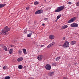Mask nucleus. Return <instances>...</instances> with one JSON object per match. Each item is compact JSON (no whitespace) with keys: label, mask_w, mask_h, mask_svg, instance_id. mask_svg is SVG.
Returning <instances> with one entry per match:
<instances>
[{"label":"nucleus","mask_w":79,"mask_h":79,"mask_svg":"<svg viewBox=\"0 0 79 79\" xmlns=\"http://www.w3.org/2000/svg\"><path fill=\"white\" fill-rule=\"evenodd\" d=\"M10 29L8 28V26H6L5 28L2 30L1 32H0V35H6V32H8Z\"/></svg>","instance_id":"1"},{"label":"nucleus","mask_w":79,"mask_h":79,"mask_svg":"<svg viewBox=\"0 0 79 79\" xmlns=\"http://www.w3.org/2000/svg\"><path fill=\"white\" fill-rule=\"evenodd\" d=\"M64 8V6H60L57 8V9H56L55 10V12H60Z\"/></svg>","instance_id":"2"},{"label":"nucleus","mask_w":79,"mask_h":79,"mask_svg":"<svg viewBox=\"0 0 79 79\" xmlns=\"http://www.w3.org/2000/svg\"><path fill=\"white\" fill-rule=\"evenodd\" d=\"M69 42L68 41H65L63 45V47L64 48H66V47H69Z\"/></svg>","instance_id":"3"},{"label":"nucleus","mask_w":79,"mask_h":79,"mask_svg":"<svg viewBox=\"0 0 79 79\" xmlns=\"http://www.w3.org/2000/svg\"><path fill=\"white\" fill-rule=\"evenodd\" d=\"M76 17L72 18L69 20L68 21L67 23H73V22H74V21L75 20H76Z\"/></svg>","instance_id":"4"},{"label":"nucleus","mask_w":79,"mask_h":79,"mask_svg":"<svg viewBox=\"0 0 79 79\" xmlns=\"http://www.w3.org/2000/svg\"><path fill=\"white\" fill-rule=\"evenodd\" d=\"M51 66L49 64H47L45 67V68L47 70H50Z\"/></svg>","instance_id":"5"},{"label":"nucleus","mask_w":79,"mask_h":79,"mask_svg":"<svg viewBox=\"0 0 79 79\" xmlns=\"http://www.w3.org/2000/svg\"><path fill=\"white\" fill-rule=\"evenodd\" d=\"M70 26L72 27H77L78 24L77 23H73L70 25Z\"/></svg>","instance_id":"6"},{"label":"nucleus","mask_w":79,"mask_h":79,"mask_svg":"<svg viewBox=\"0 0 79 79\" xmlns=\"http://www.w3.org/2000/svg\"><path fill=\"white\" fill-rule=\"evenodd\" d=\"M43 12V10H40L36 11L35 13V15H38L39 14H41Z\"/></svg>","instance_id":"7"},{"label":"nucleus","mask_w":79,"mask_h":79,"mask_svg":"<svg viewBox=\"0 0 79 79\" xmlns=\"http://www.w3.org/2000/svg\"><path fill=\"white\" fill-rule=\"evenodd\" d=\"M55 44V42H53L51 44H49L48 46H47V48H50L51 47H52L54 44Z\"/></svg>","instance_id":"8"},{"label":"nucleus","mask_w":79,"mask_h":79,"mask_svg":"<svg viewBox=\"0 0 79 79\" xmlns=\"http://www.w3.org/2000/svg\"><path fill=\"white\" fill-rule=\"evenodd\" d=\"M43 58V56H42V55H40L37 57L38 60L39 61H40V60H41Z\"/></svg>","instance_id":"9"},{"label":"nucleus","mask_w":79,"mask_h":79,"mask_svg":"<svg viewBox=\"0 0 79 79\" xmlns=\"http://www.w3.org/2000/svg\"><path fill=\"white\" fill-rule=\"evenodd\" d=\"M49 37L50 39H51V40L54 39L55 38V36H54V35H50L49 36Z\"/></svg>","instance_id":"10"},{"label":"nucleus","mask_w":79,"mask_h":79,"mask_svg":"<svg viewBox=\"0 0 79 79\" xmlns=\"http://www.w3.org/2000/svg\"><path fill=\"white\" fill-rule=\"evenodd\" d=\"M32 33H34V32L32 31H31L29 34H27V37H31L32 35Z\"/></svg>","instance_id":"11"},{"label":"nucleus","mask_w":79,"mask_h":79,"mask_svg":"<svg viewBox=\"0 0 79 79\" xmlns=\"http://www.w3.org/2000/svg\"><path fill=\"white\" fill-rule=\"evenodd\" d=\"M23 58L20 57L18 58L17 61L19 62L20 61H23Z\"/></svg>","instance_id":"12"},{"label":"nucleus","mask_w":79,"mask_h":79,"mask_svg":"<svg viewBox=\"0 0 79 79\" xmlns=\"http://www.w3.org/2000/svg\"><path fill=\"white\" fill-rule=\"evenodd\" d=\"M6 6V4H0V8H3V7H4V6Z\"/></svg>","instance_id":"13"},{"label":"nucleus","mask_w":79,"mask_h":79,"mask_svg":"<svg viewBox=\"0 0 79 79\" xmlns=\"http://www.w3.org/2000/svg\"><path fill=\"white\" fill-rule=\"evenodd\" d=\"M17 53L18 55H22V51L21 50H18Z\"/></svg>","instance_id":"14"},{"label":"nucleus","mask_w":79,"mask_h":79,"mask_svg":"<svg viewBox=\"0 0 79 79\" xmlns=\"http://www.w3.org/2000/svg\"><path fill=\"white\" fill-rule=\"evenodd\" d=\"M68 27V26L67 25H64L62 27L63 29H66V28H67Z\"/></svg>","instance_id":"15"},{"label":"nucleus","mask_w":79,"mask_h":79,"mask_svg":"<svg viewBox=\"0 0 79 79\" xmlns=\"http://www.w3.org/2000/svg\"><path fill=\"white\" fill-rule=\"evenodd\" d=\"M54 74V73L53 72H49L48 73L49 76H53Z\"/></svg>","instance_id":"16"},{"label":"nucleus","mask_w":79,"mask_h":79,"mask_svg":"<svg viewBox=\"0 0 79 79\" xmlns=\"http://www.w3.org/2000/svg\"><path fill=\"white\" fill-rule=\"evenodd\" d=\"M76 43V41H72L71 42L70 44L71 45H74Z\"/></svg>","instance_id":"17"},{"label":"nucleus","mask_w":79,"mask_h":79,"mask_svg":"<svg viewBox=\"0 0 79 79\" xmlns=\"http://www.w3.org/2000/svg\"><path fill=\"white\" fill-rule=\"evenodd\" d=\"M23 50L24 54H27V52H26V49H23Z\"/></svg>","instance_id":"18"},{"label":"nucleus","mask_w":79,"mask_h":79,"mask_svg":"<svg viewBox=\"0 0 79 79\" xmlns=\"http://www.w3.org/2000/svg\"><path fill=\"white\" fill-rule=\"evenodd\" d=\"M9 52L10 54H11V53H12V52H13V49H10L9 51Z\"/></svg>","instance_id":"19"},{"label":"nucleus","mask_w":79,"mask_h":79,"mask_svg":"<svg viewBox=\"0 0 79 79\" xmlns=\"http://www.w3.org/2000/svg\"><path fill=\"white\" fill-rule=\"evenodd\" d=\"M3 48H4V50L5 51H7V48L5 46H3Z\"/></svg>","instance_id":"20"},{"label":"nucleus","mask_w":79,"mask_h":79,"mask_svg":"<svg viewBox=\"0 0 79 79\" xmlns=\"http://www.w3.org/2000/svg\"><path fill=\"white\" fill-rule=\"evenodd\" d=\"M18 68L19 69H23V66H22V65H19L18 66Z\"/></svg>","instance_id":"21"},{"label":"nucleus","mask_w":79,"mask_h":79,"mask_svg":"<svg viewBox=\"0 0 79 79\" xmlns=\"http://www.w3.org/2000/svg\"><path fill=\"white\" fill-rule=\"evenodd\" d=\"M52 66H56V63L55 62L52 63Z\"/></svg>","instance_id":"22"},{"label":"nucleus","mask_w":79,"mask_h":79,"mask_svg":"<svg viewBox=\"0 0 79 79\" xmlns=\"http://www.w3.org/2000/svg\"><path fill=\"white\" fill-rule=\"evenodd\" d=\"M39 3V2L36 1L34 2V5H37Z\"/></svg>","instance_id":"23"},{"label":"nucleus","mask_w":79,"mask_h":79,"mask_svg":"<svg viewBox=\"0 0 79 79\" xmlns=\"http://www.w3.org/2000/svg\"><path fill=\"white\" fill-rule=\"evenodd\" d=\"M10 79V77H9V76L6 77L4 78V79Z\"/></svg>","instance_id":"24"},{"label":"nucleus","mask_w":79,"mask_h":79,"mask_svg":"<svg viewBox=\"0 0 79 79\" xmlns=\"http://www.w3.org/2000/svg\"><path fill=\"white\" fill-rule=\"evenodd\" d=\"M60 57H57L56 59V61H58L59 60H60Z\"/></svg>","instance_id":"25"},{"label":"nucleus","mask_w":79,"mask_h":79,"mask_svg":"<svg viewBox=\"0 0 79 79\" xmlns=\"http://www.w3.org/2000/svg\"><path fill=\"white\" fill-rule=\"evenodd\" d=\"M61 17V15H59L57 17V19H58Z\"/></svg>","instance_id":"26"},{"label":"nucleus","mask_w":79,"mask_h":79,"mask_svg":"<svg viewBox=\"0 0 79 79\" xmlns=\"http://www.w3.org/2000/svg\"><path fill=\"white\" fill-rule=\"evenodd\" d=\"M76 5L77 6H79V2H77L76 3Z\"/></svg>","instance_id":"27"},{"label":"nucleus","mask_w":79,"mask_h":79,"mask_svg":"<svg viewBox=\"0 0 79 79\" xmlns=\"http://www.w3.org/2000/svg\"><path fill=\"white\" fill-rule=\"evenodd\" d=\"M48 19V18H45L44 20H45V21H47Z\"/></svg>","instance_id":"28"},{"label":"nucleus","mask_w":79,"mask_h":79,"mask_svg":"<svg viewBox=\"0 0 79 79\" xmlns=\"http://www.w3.org/2000/svg\"><path fill=\"white\" fill-rule=\"evenodd\" d=\"M24 33L25 34H26L27 33V32L26 31V30H24Z\"/></svg>","instance_id":"29"},{"label":"nucleus","mask_w":79,"mask_h":79,"mask_svg":"<svg viewBox=\"0 0 79 79\" xmlns=\"http://www.w3.org/2000/svg\"><path fill=\"white\" fill-rule=\"evenodd\" d=\"M6 66H4L3 68V69H4V70L5 69H6Z\"/></svg>","instance_id":"30"},{"label":"nucleus","mask_w":79,"mask_h":79,"mask_svg":"<svg viewBox=\"0 0 79 79\" xmlns=\"http://www.w3.org/2000/svg\"><path fill=\"white\" fill-rule=\"evenodd\" d=\"M68 3H69V5H71L72 4V2H68Z\"/></svg>","instance_id":"31"},{"label":"nucleus","mask_w":79,"mask_h":79,"mask_svg":"<svg viewBox=\"0 0 79 79\" xmlns=\"http://www.w3.org/2000/svg\"><path fill=\"white\" fill-rule=\"evenodd\" d=\"M66 39L65 37H64L63 38V40H64Z\"/></svg>","instance_id":"32"},{"label":"nucleus","mask_w":79,"mask_h":79,"mask_svg":"<svg viewBox=\"0 0 79 79\" xmlns=\"http://www.w3.org/2000/svg\"><path fill=\"white\" fill-rule=\"evenodd\" d=\"M63 79H68V78H67V77H64L63 78Z\"/></svg>","instance_id":"33"},{"label":"nucleus","mask_w":79,"mask_h":79,"mask_svg":"<svg viewBox=\"0 0 79 79\" xmlns=\"http://www.w3.org/2000/svg\"><path fill=\"white\" fill-rule=\"evenodd\" d=\"M29 7H28L26 8V10H29Z\"/></svg>","instance_id":"34"},{"label":"nucleus","mask_w":79,"mask_h":79,"mask_svg":"<svg viewBox=\"0 0 79 79\" xmlns=\"http://www.w3.org/2000/svg\"><path fill=\"white\" fill-rule=\"evenodd\" d=\"M42 26H45V24L44 23H43L42 24Z\"/></svg>","instance_id":"35"},{"label":"nucleus","mask_w":79,"mask_h":79,"mask_svg":"<svg viewBox=\"0 0 79 79\" xmlns=\"http://www.w3.org/2000/svg\"><path fill=\"white\" fill-rule=\"evenodd\" d=\"M29 79H33V78H31V77H30L29 78Z\"/></svg>","instance_id":"36"},{"label":"nucleus","mask_w":79,"mask_h":79,"mask_svg":"<svg viewBox=\"0 0 79 79\" xmlns=\"http://www.w3.org/2000/svg\"><path fill=\"white\" fill-rule=\"evenodd\" d=\"M35 43H36V42H33V44H35Z\"/></svg>","instance_id":"37"},{"label":"nucleus","mask_w":79,"mask_h":79,"mask_svg":"<svg viewBox=\"0 0 79 79\" xmlns=\"http://www.w3.org/2000/svg\"><path fill=\"white\" fill-rule=\"evenodd\" d=\"M44 45H42L41 46V47H44Z\"/></svg>","instance_id":"38"},{"label":"nucleus","mask_w":79,"mask_h":79,"mask_svg":"<svg viewBox=\"0 0 79 79\" xmlns=\"http://www.w3.org/2000/svg\"><path fill=\"white\" fill-rule=\"evenodd\" d=\"M23 68H26V66H24Z\"/></svg>","instance_id":"39"},{"label":"nucleus","mask_w":79,"mask_h":79,"mask_svg":"<svg viewBox=\"0 0 79 79\" xmlns=\"http://www.w3.org/2000/svg\"><path fill=\"white\" fill-rule=\"evenodd\" d=\"M10 47H13V45H10Z\"/></svg>","instance_id":"40"}]
</instances>
